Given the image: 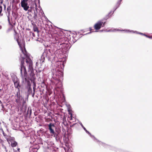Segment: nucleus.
<instances>
[{"label":"nucleus","mask_w":152,"mask_h":152,"mask_svg":"<svg viewBox=\"0 0 152 152\" xmlns=\"http://www.w3.org/2000/svg\"><path fill=\"white\" fill-rule=\"evenodd\" d=\"M14 139L13 137H10L9 139V140L11 142V145L12 147H15L17 144V142L14 140Z\"/></svg>","instance_id":"9"},{"label":"nucleus","mask_w":152,"mask_h":152,"mask_svg":"<svg viewBox=\"0 0 152 152\" xmlns=\"http://www.w3.org/2000/svg\"><path fill=\"white\" fill-rule=\"evenodd\" d=\"M26 63L28 66L29 69L31 70V73H30V75L31 77V79L33 80L34 78V74L33 72L32 61L29 58L27 57L26 59Z\"/></svg>","instance_id":"4"},{"label":"nucleus","mask_w":152,"mask_h":152,"mask_svg":"<svg viewBox=\"0 0 152 152\" xmlns=\"http://www.w3.org/2000/svg\"><path fill=\"white\" fill-rule=\"evenodd\" d=\"M23 102H25L24 101V100H23Z\"/></svg>","instance_id":"31"},{"label":"nucleus","mask_w":152,"mask_h":152,"mask_svg":"<svg viewBox=\"0 0 152 152\" xmlns=\"http://www.w3.org/2000/svg\"><path fill=\"white\" fill-rule=\"evenodd\" d=\"M58 44L59 48L58 51L60 50L62 53H60L58 55V57L61 56L62 58L60 59V57L58 61V75L59 80L58 78V85H59V86H58V91H60V94L58 96V101L60 103H62L64 102L65 100V99L63 94V90L62 87V84L61 81L63 80V70L64 67V61L63 60L64 59V56L63 54L64 51L66 50L68 46V44L67 43V38L65 37L64 33L63 31L60 28L58 27Z\"/></svg>","instance_id":"1"},{"label":"nucleus","mask_w":152,"mask_h":152,"mask_svg":"<svg viewBox=\"0 0 152 152\" xmlns=\"http://www.w3.org/2000/svg\"><path fill=\"white\" fill-rule=\"evenodd\" d=\"M2 11V7L1 6H0V14L1 13Z\"/></svg>","instance_id":"20"},{"label":"nucleus","mask_w":152,"mask_h":152,"mask_svg":"<svg viewBox=\"0 0 152 152\" xmlns=\"http://www.w3.org/2000/svg\"><path fill=\"white\" fill-rule=\"evenodd\" d=\"M105 22H103L102 21H99L96 23L94 26V29L96 30H99L100 29L101 27L104 26Z\"/></svg>","instance_id":"5"},{"label":"nucleus","mask_w":152,"mask_h":152,"mask_svg":"<svg viewBox=\"0 0 152 152\" xmlns=\"http://www.w3.org/2000/svg\"><path fill=\"white\" fill-rule=\"evenodd\" d=\"M12 80L14 83L19 81V80L18 78L15 76H14L12 77Z\"/></svg>","instance_id":"11"},{"label":"nucleus","mask_w":152,"mask_h":152,"mask_svg":"<svg viewBox=\"0 0 152 152\" xmlns=\"http://www.w3.org/2000/svg\"><path fill=\"white\" fill-rule=\"evenodd\" d=\"M69 130H71V129H68L67 130V132L68 133V134H71L72 133L69 132Z\"/></svg>","instance_id":"21"},{"label":"nucleus","mask_w":152,"mask_h":152,"mask_svg":"<svg viewBox=\"0 0 152 152\" xmlns=\"http://www.w3.org/2000/svg\"><path fill=\"white\" fill-rule=\"evenodd\" d=\"M54 54H56V51H55L54 52Z\"/></svg>","instance_id":"28"},{"label":"nucleus","mask_w":152,"mask_h":152,"mask_svg":"<svg viewBox=\"0 0 152 152\" xmlns=\"http://www.w3.org/2000/svg\"><path fill=\"white\" fill-rule=\"evenodd\" d=\"M57 132H58V131H57Z\"/></svg>","instance_id":"32"},{"label":"nucleus","mask_w":152,"mask_h":152,"mask_svg":"<svg viewBox=\"0 0 152 152\" xmlns=\"http://www.w3.org/2000/svg\"><path fill=\"white\" fill-rule=\"evenodd\" d=\"M19 150H20V148H18V151H19Z\"/></svg>","instance_id":"29"},{"label":"nucleus","mask_w":152,"mask_h":152,"mask_svg":"<svg viewBox=\"0 0 152 152\" xmlns=\"http://www.w3.org/2000/svg\"><path fill=\"white\" fill-rule=\"evenodd\" d=\"M89 30L90 31H91L92 30V29L91 28V27L89 28Z\"/></svg>","instance_id":"25"},{"label":"nucleus","mask_w":152,"mask_h":152,"mask_svg":"<svg viewBox=\"0 0 152 152\" xmlns=\"http://www.w3.org/2000/svg\"><path fill=\"white\" fill-rule=\"evenodd\" d=\"M140 34H142V35H145V36H146V37H148L149 38H151V37H150L146 35H145V34H142V33H140Z\"/></svg>","instance_id":"19"},{"label":"nucleus","mask_w":152,"mask_h":152,"mask_svg":"<svg viewBox=\"0 0 152 152\" xmlns=\"http://www.w3.org/2000/svg\"><path fill=\"white\" fill-rule=\"evenodd\" d=\"M81 126L83 129L85 130V131H87L86 129V128L83 126V125L81 124Z\"/></svg>","instance_id":"18"},{"label":"nucleus","mask_w":152,"mask_h":152,"mask_svg":"<svg viewBox=\"0 0 152 152\" xmlns=\"http://www.w3.org/2000/svg\"><path fill=\"white\" fill-rule=\"evenodd\" d=\"M22 99V97L21 96H19V99H16V102L17 103L20 104V103L21 102V100Z\"/></svg>","instance_id":"12"},{"label":"nucleus","mask_w":152,"mask_h":152,"mask_svg":"<svg viewBox=\"0 0 152 152\" xmlns=\"http://www.w3.org/2000/svg\"><path fill=\"white\" fill-rule=\"evenodd\" d=\"M86 133H87L88 134H90V133L88 132V131L87 130V131H85Z\"/></svg>","instance_id":"23"},{"label":"nucleus","mask_w":152,"mask_h":152,"mask_svg":"<svg viewBox=\"0 0 152 152\" xmlns=\"http://www.w3.org/2000/svg\"><path fill=\"white\" fill-rule=\"evenodd\" d=\"M2 132H3V134H4V131L3 130L2 131Z\"/></svg>","instance_id":"27"},{"label":"nucleus","mask_w":152,"mask_h":152,"mask_svg":"<svg viewBox=\"0 0 152 152\" xmlns=\"http://www.w3.org/2000/svg\"><path fill=\"white\" fill-rule=\"evenodd\" d=\"M49 129H50V132L52 133H53L54 132L53 130L52 129L51 126H49Z\"/></svg>","instance_id":"16"},{"label":"nucleus","mask_w":152,"mask_h":152,"mask_svg":"<svg viewBox=\"0 0 152 152\" xmlns=\"http://www.w3.org/2000/svg\"><path fill=\"white\" fill-rule=\"evenodd\" d=\"M40 63H43V62L44 61V60H42H42H40Z\"/></svg>","instance_id":"22"},{"label":"nucleus","mask_w":152,"mask_h":152,"mask_svg":"<svg viewBox=\"0 0 152 152\" xmlns=\"http://www.w3.org/2000/svg\"><path fill=\"white\" fill-rule=\"evenodd\" d=\"M33 30L34 31L37 32L38 33L39 32V31L38 30V28L36 26H34L33 28Z\"/></svg>","instance_id":"15"},{"label":"nucleus","mask_w":152,"mask_h":152,"mask_svg":"<svg viewBox=\"0 0 152 152\" xmlns=\"http://www.w3.org/2000/svg\"><path fill=\"white\" fill-rule=\"evenodd\" d=\"M68 141L69 139L68 138L65 139L64 143L66 147L63 146L62 149H61L62 150V152H66V151L68 150L69 148V145L68 143Z\"/></svg>","instance_id":"7"},{"label":"nucleus","mask_w":152,"mask_h":152,"mask_svg":"<svg viewBox=\"0 0 152 152\" xmlns=\"http://www.w3.org/2000/svg\"><path fill=\"white\" fill-rule=\"evenodd\" d=\"M34 4L35 5V10H36V11H36V12H37V5L35 3H34Z\"/></svg>","instance_id":"17"},{"label":"nucleus","mask_w":152,"mask_h":152,"mask_svg":"<svg viewBox=\"0 0 152 152\" xmlns=\"http://www.w3.org/2000/svg\"><path fill=\"white\" fill-rule=\"evenodd\" d=\"M17 96L18 97V93H17Z\"/></svg>","instance_id":"30"},{"label":"nucleus","mask_w":152,"mask_h":152,"mask_svg":"<svg viewBox=\"0 0 152 152\" xmlns=\"http://www.w3.org/2000/svg\"><path fill=\"white\" fill-rule=\"evenodd\" d=\"M15 86L16 88H17L19 90V88L20 87V86L19 85V81H18L14 83Z\"/></svg>","instance_id":"10"},{"label":"nucleus","mask_w":152,"mask_h":152,"mask_svg":"<svg viewBox=\"0 0 152 152\" xmlns=\"http://www.w3.org/2000/svg\"><path fill=\"white\" fill-rule=\"evenodd\" d=\"M102 144H103V143L102 142H101Z\"/></svg>","instance_id":"34"},{"label":"nucleus","mask_w":152,"mask_h":152,"mask_svg":"<svg viewBox=\"0 0 152 152\" xmlns=\"http://www.w3.org/2000/svg\"><path fill=\"white\" fill-rule=\"evenodd\" d=\"M27 1L28 0H22L20 3L21 7L26 11L28 10L29 8V7L28 5L27 2Z\"/></svg>","instance_id":"6"},{"label":"nucleus","mask_w":152,"mask_h":152,"mask_svg":"<svg viewBox=\"0 0 152 152\" xmlns=\"http://www.w3.org/2000/svg\"><path fill=\"white\" fill-rule=\"evenodd\" d=\"M114 12H110L109 14L106 16L105 18V20H106Z\"/></svg>","instance_id":"13"},{"label":"nucleus","mask_w":152,"mask_h":152,"mask_svg":"<svg viewBox=\"0 0 152 152\" xmlns=\"http://www.w3.org/2000/svg\"><path fill=\"white\" fill-rule=\"evenodd\" d=\"M72 114H71V115H70V117L71 118V120L72 119Z\"/></svg>","instance_id":"26"},{"label":"nucleus","mask_w":152,"mask_h":152,"mask_svg":"<svg viewBox=\"0 0 152 152\" xmlns=\"http://www.w3.org/2000/svg\"><path fill=\"white\" fill-rule=\"evenodd\" d=\"M62 110H63V109H58V119H59L60 118L61 120V121L62 122L61 124L64 125V126L62 125L63 129H64L65 128L67 129V124L66 120V118L64 116V114L62 113Z\"/></svg>","instance_id":"3"},{"label":"nucleus","mask_w":152,"mask_h":152,"mask_svg":"<svg viewBox=\"0 0 152 152\" xmlns=\"http://www.w3.org/2000/svg\"><path fill=\"white\" fill-rule=\"evenodd\" d=\"M56 140H57L56 137Z\"/></svg>","instance_id":"33"},{"label":"nucleus","mask_w":152,"mask_h":152,"mask_svg":"<svg viewBox=\"0 0 152 152\" xmlns=\"http://www.w3.org/2000/svg\"><path fill=\"white\" fill-rule=\"evenodd\" d=\"M37 13L36 11H34V19L37 20Z\"/></svg>","instance_id":"14"},{"label":"nucleus","mask_w":152,"mask_h":152,"mask_svg":"<svg viewBox=\"0 0 152 152\" xmlns=\"http://www.w3.org/2000/svg\"><path fill=\"white\" fill-rule=\"evenodd\" d=\"M20 48L24 56L22 57V58L23 59H24L25 58V57H26L28 56L27 52L24 46H23V47H21V46L20 45Z\"/></svg>","instance_id":"8"},{"label":"nucleus","mask_w":152,"mask_h":152,"mask_svg":"<svg viewBox=\"0 0 152 152\" xmlns=\"http://www.w3.org/2000/svg\"><path fill=\"white\" fill-rule=\"evenodd\" d=\"M24 61H22L20 70L22 81L23 83H26L27 81V72L25 67L24 66Z\"/></svg>","instance_id":"2"},{"label":"nucleus","mask_w":152,"mask_h":152,"mask_svg":"<svg viewBox=\"0 0 152 152\" xmlns=\"http://www.w3.org/2000/svg\"><path fill=\"white\" fill-rule=\"evenodd\" d=\"M122 0H120V1L119 2H118V4L119 5L120 4L121 2L122 1Z\"/></svg>","instance_id":"24"}]
</instances>
